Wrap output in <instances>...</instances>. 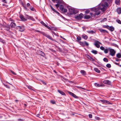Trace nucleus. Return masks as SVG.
Segmentation results:
<instances>
[{"mask_svg":"<svg viewBox=\"0 0 121 121\" xmlns=\"http://www.w3.org/2000/svg\"><path fill=\"white\" fill-rule=\"evenodd\" d=\"M109 26L108 25H104L103 26V27L104 28H106L108 29Z\"/></svg>","mask_w":121,"mask_h":121,"instance_id":"79ce46f5","label":"nucleus"},{"mask_svg":"<svg viewBox=\"0 0 121 121\" xmlns=\"http://www.w3.org/2000/svg\"><path fill=\"white\" fill-rule=\"evenodd\" d=\"M109 54L113 56L115 55L116 51L113 49L110 48L109 49Z\"/></svg>","mask_w":121,"mask_h":121,"instance_id":"39448f33","label":"nucleus"},{"mask_svg":"<svg viewBox=\"0 0 121 121\" xmlns=\"http://www.w3.org/2000/svg\"><path fill=\"white\" fill-rule=\"evenodd\" d=\"M10 26L12 28H14L16 26V25L15 23L12 22L10 23Z\"/></svg>","mask_w":121,"mask_h":121,"instance_id":"2eb2a0df","label":"nucleus"},{"mask_svg":"<svg viewBox=\"0 0 121 121\" xmlns=\"http://www.w3.org/2000/svg\"><path fill=\"white\" fill-rule=\"evenodd\" d=\"M120 2L121 1L120 0H115V3L117 5L119 4H120Z\"/></svg>","mask_w":121,"mask_h":121,"instance_id":"412c9836","label":"nucleus"},{"mask_svg":"<svg viewBox=\"0 0 121 121\" xmlns=\"http://www.w3.org/2000/svg\"><path fill=\"white\" fill-rule=\"evenodd\" d=\"M60 17L62 18L63 19H64L65 20H68V19H66L64 17H63V16H60Z\"/></svg>","mask_w":121,"mask_h":121,"instance_id":"de8ad7c7","label":"nucleus"},{"mask_svg":"<svg viewBox=\"0 0 121 121\" xmlns=\"http://www.w3.org/2000/svg\"><path fill=\"white\" fill-rule=\"evenodd\" d=\"M52 32L56 36H57L56 34V33H55L53 31Z\"/></svg>","mask_w":121,"mask_h":121,"instance_id":"e2e57ef3","label":"nucleus"},{"mask_svg":"<svg viewBox=\"0 0 121 121\" xmlns=\"http://www.w3.org/2000/svg\"><path fill=\"white\" fill-rule=\"evenodd\" d=\"M94 70L96 72L98 73H99L100 72V70H99V69L97 68H94Z\"/></svg>","mask_w":121,"mask_h":121,"instance_id":"393cba45","label":"nucleus"},{"mask_svg":"<svg viewBox=\"0 0 121 121\" xmlns=\"http://www.w3.org/2000/svg\"><path fill=\"white\" fill-rule=\"evenodd\" d=\"M30 3H27L26 4V6L27 7H28L29 6H30Z\"/></svg>","mask_w":121,"mask_h":121,"instance_id":"13d9d810","label":"nucleus"},{"mask_svg":"<svg viewBox=\"0 0 121 121\" xmlns=\"http://www.w3.org/2000/svg\"><path fill=\"white\" fill-rule=\"evenodd\" d=\"M40 115V114H37V115H36V116L38 117H39V116Z\"/></svg>","mask_w":121,"mask_h":121,"instance_id":"774afa93","label":"nucleus"},{"mask_svg":"<svg viewBox=\"0 0 121 121\" xmlns=\"http://www.w3.org/2000/svg\"><path fill=\"white\" fill-rule=\"evenodd\" d=\"M79 43L81 45L83 46H85L84 43L83 42L80 41L79 42Z\"/></svg>","mask_w":121,"mask_h":121,"instance_id":"2f4dec72","label":"nucleus"},{"mask_svg":"<svg viewBox=\"0 0 121 121\" xmlns=\"http://www.w3.org/2000/svg\"><path fill=\"white\" fill-rule=\"evenodd\" d=\"M84 44L85 46L86 45L87 46H88L89 45V44L86 41H85L84 42Z\"/></svg>","mask_w":121,"mask_h":121,"instance_id":"4c0bfd02","label":"nucleus"},{"mask_svg":"<svg viewBox=\"0 0 121 121\" xmlns=\"http://www.w3.org/2000/svg\"><path fill=\"white\" fill-rule=\"evenodd\" d=\"M80 72L81 74H82L84 75H85L86 74V72L84 70H81L80 71Z\"/></svg>","mask_w":121,"mask_h":121,"instance_id":"4be33fe9","label":"nucleus"},{"mask_svg":"<svg viewBox=\"0 0 121 121\" xmlns=\"http://www.w3.org/2000/svg\"><path fill=\"white\" fill-rule=\"evenodd\" d=\"M39 52L41 55L43 56H44L45 54L43 52L41 51H39Z\"/></svg>","mask_w":121,"mask_h":121,"instance_id":"bb28decb","label":"nucleus"},{"mask_svg":"<svg viewBox=\"0 0 121 121\" xmlns=\"http://www.w3.org/2000/svg\"><path fill=\"white\" fill-rule=\"evenodd\" d=\"M45 27H46V26L47 25H46L45 23H44L43 22L41 21L40 22Z\"/></svg>","mask_w":121,"mask_h":121,"instance_id":"ea45409f","label":"nucleus"},{"mask_svg":"<svg viewBox=\"0 0 121 121\" xmlns=\"http://www.w3.org/2000/svg\"><path fill=\"white\" fill-rule=\"evenodd\" d=\"M59 8L62 11L63 10L64 8V6L62 5H60L59 6Z\"/></svg>","mask_w":121,"mask_h":121,"instance_id":"c756f323","label":"nucleus"},{"mask_svg":"<svg viewBox=\"0 0 121 121\" xmlns=\"http://www.w3.org/2000/svg\"><path fill=\"white\" fill-rule=\"evenodd\" d=\"M108 29L111 31L112 32L114 30V28L112 26H111L110 27L109 26Z\"/></svg>","mask_w":121,"mask_h":121,"instance_id":"dca6fc26","label":"nucleus"},{"mask_svg":"<svg viewBox=\"0 0 121 121\" xmlns=\"http://www.w3.org/2000/svg\"><path fill=\"white\" fill-rule=\"evenodd\" d=\"M103 60L106 62H107L108 61V59L106 58H104L103 59Z\"/></svg>","mask_w":121,"mask_h":121,"instance_id":"e433bc0d","label":"nucleus"},{"mask_svg":"<svg viewBox=\"0 0 121 121\" xmlns=\"http://www.w3.org/2000/svg\"><path fill=\"white\" fill-rule=\"evenodd\" d=\"M91 52L95 54H97L98 53L97 51L93 50L91 51Z\"/></svg>","mask_w":121,"mask_h":121,"instance_id":"7c9ffc66","label":"nucleus"},{"mask_svg":"<svg viewBox=\"0 0 121 121\" xmlns=\"http://www.w3.org/2000/svg\"><path fill=\"white\" fill-rule=\"evenodd\" d=\"M89 117L90 118H91L92 117V115L91 114H90L89 115Z\"/></svg>","mask_w":121,"mask_h":121,"instance_id":"603ef678","label":"nucleus"},{"mask_svg":"<svg viewBox=\"0 0 121 121\" xmlns=\"http://www.w3.org/2000/svg\"><path fill=\"white\" fill-rule=\"evenodd\" d=\"M46 27H47V28H48V29H51V28H50L49 26H48L47 25Z\"/></svg>","mask_w":121,"mask_h":121,"instance_id":"bf43d9fd","label":"nucleus"},{"mask_svg":"<svg viewBox=\"0 0 121 121\" xmlns=\"http://www.w3.org/2000/svg\"><path fill=\"white\" fill-rule=\"evenodd\" d=\"M51 103L53 104H55L56 103V102L54 100H51Z\"/></svg>","mask_w":121,"mask_h":121,"instance_id":"a18cd8bd","label":"nucleus"},{"mask_svg":"<svg viewBox=\"0 0 121 121\" xmlns=\"http://www.w3.org/2000/svg\"><path fill=\"white\" fill-rule=\"evenodd\" d=\"M3 84L6 87L9 89L10 88V87L8 86L7 85H6L5 84H4V83H3Z\"/></svg>","mask_w":121,"mask_h":121,"instance_id":"a19ab883","label":"nucleus"},{"mask_svg":"<svg viewBox=\"0 0 121 121\" xmlns=\"http://www.w3.org/2000/svg\"><path fill=\"white\" fill-rule=\"evenodd\" d=\"M56 64L57 65L59 66V65L60 64L58 62H57L56 63Z\"/></svg>","mask_w":121,"mask_h":121,"instance_id":"338daca9","label":"nucleus"},{"mask_svg":"<svg viewBox=\"0 0 121 121\" xmlns=\"http://www.w3.org/2000/svg\"><path fill=\"white\" fill-rule=\"evenodd\" d=\"M67 8L71 14H75L78 13V11L77 10L71 6H68L67 7Z\"/></svg>","mask_w":121,"mask_h":121,"instance_id":"7ed1b4c3","label":"nucleus"},{"mask_svg":"<svg viewBox=\"0 0 121 121\" xmlns=\"http://www.w3.org/2000/svg\"><path fill=\"white\" fill-rule=\"evenodd\" d=\"M1 27L4 28H7V31H9L10 28V26L9 25H8L6 23H3L1 24Z\"/></svg>","mask_w":121,"mask_h":121,"instance_id":"0eeeda50","label":"nucleus"},{"mask_svg":"<svg viewBox=\"0 0 121 121\" xmlns=\"http://www.w3.org/2000/svg\"><path fill=\"white\" fill-rule=\"evenodd\" d=\"M57 91L59 93L62 95H66L62 91L59 90H57Z\"/></svg>","mask_w":121,"mask_h":121,"instance_id":"f3484780","label":"nucleus"},{"mask_svg":"<svg viewBox=\"0 0 121 121\" xmlns=\"http://www.w3.org/2000/svg\"><path fill=\"white\" fill-rule=\"evenodd\" d=\"M30 10L32 11H33L35 12L36 11V10L35 9V8H34L33 7L30 6Z\"/></svg>","mask_w":121,"mask_h":121,"instance_id":"72a5a7b5","label":"nucleus"},{"mask_svg":"<svg viewBox=\"0 0 121 121\" xmlns=\"http://www.w3.org/2000/svg\"><path fill=\"white\" fill-rule=\"evenodd\" d=\"M88 58L91 60L92 61H95V60L94 59H93V58L90 56H89Z\"/></svg>","mask_w":121,"mask_h":121,"instance_id":"473e14b6","label":"nucleus"},{"mask_svg":"<svg viewBox=\"0 0 121 121\" xmlns=\"http://www.w3.org/2000/svg\"><path fill=\"white\" fill-rule=\"evenodd\" d=\"M114 58L116 59L115 60L117 61H119L120 60V59H118L116 58Z\"/></svg>","mask_w":121,"mask_h":121,"instance_id":"4d7b16f0","label":"nucleus"},{"mask_svg":"<svg viewBox=\"0 0 121 121\" xmlns=\"http://www.w3.org/2000/svg\"><path fill=\"white\" fill-rule=\"evenodd\" d=\"M9 20L11 21H14L11 18H9L8 19Z\"/></svg>","mask_w":121,"mask_h":121,"instance_id":"5fc2aeb1","label":"nucleus"},{"mask_svg":"<svg viewBox=\"0 0 121 121\" xmlns=\"http://www.w3.org/2000/svg\"><path fill=\"white\" fill-rule=\"evenodd\" d=\"M100 49L102 50L103 51H104V50L105 49V48H104L102 46H101L100 48Z\"/></svg>","mask_w":121,"mask_h":121,"instance_id":"c03bdc74","label":"nucleus"},{"mask_svg":"<svg viewBox=\"0 0 121 121\" xmlns=\"http://www.w3.org/2000/svg\"><path fill=\"white\" fill-rule=\"evenodd\" d=\"M95 43L94 44L97 48H99L100 47V45L99 44H101L100 42L97 40H96L95 41Z\"/></svg>","mask_w":121,"mask_h":121,"instance_id":"6e6552de","label":"nucleus"},{"mask_svg":"<svg viewBox=\"0 0 121 121\" xmlns=\"http://www.w3.org/2000/svg\"><path fill=\"white\" fill-rule=\"evenodd\" d=\"M71 95H72L73 97L75 98H78V97L76 96L73 93L70 92H68Z\"/></svg>","mask_w":121,"mask_h":121,"instance_id":"9b49d317","label":"nucleus"},{"mask_svg":"<svg viewBox=\"0 0 121 121\" xmlns=\"http://www.w3.org/2000/svg\"><path fill=\"white\" fill-rule=\"evenodd\" d=\"M83 16H75L74 17L78 20H80L82 18H83Z\"/></svg>","mask_w":121,"mask_h":121,"instance_id":"9d476101","label":"nucleus"},{"mask_svg":"<svg viewBox=\"0 0 121 121\" xmlns=\"http://www.w3.org/2000/svg\"><path fill=\"white\" fill-rule=\"evenodd\" d=\"M49 6L51 8V9L53 11L56 13H57L58 14H59V13L57 12L55 9H54L52 7V6L51 5H49Z\"/></svg>","mask_w":121,"mask_h":121,"instance_id":"a211bd4d","label":"nucleus"},{"mask_svg":"<svg viewBox=\"0 0 121 121\" xmlns=\"http://www.w3.org/2000/svg\"><path fill=\"white\" fill-rule=\"evenodd\" d=\"M2 1L4 3H6L7 2L6 1V0H2Z\"/></svg>","mask_w":121,"mask_h":121,"instance_id":"0e129e2a","label":"nucleus"},{"mask_svg":"<svg viewBox=\"0 0 121 121\" xmlns=\"http://www.w3.org/2000/svg\"><path fill=\"white\" fill-rule=\"evenodd\" d=\"M117 57L119 58H121V54L120 53H118L116 55Z\"/></svg>","mask_w":121,"mask_h":121,"instance_id":"c85d7f7f","label":"nucleus"},{"mask_svg":"<svg viewBox=\"0 0 121 121\" xmlns=\"http://www.w3.org/2000/svg\"><path fill=\"white\" fill-rule=\"evenodd\" d=\"M55 6L56 7V8H58L59 6V4H56L55 5Z\"/></svg>","mask_w":121,"mask_h":121,"instance_id":"6e6d98bb","label":"nucleus"},{"mask_svg":"<svg viewBox=\"0 0 121 121\" xmlns=\"http://www.w3.org/2000/svg\"><path fill=\"white\" fill-rule=\"evenodd\" d=\"M85 13L86 14H87L88 13H89L90 12L89 10H87L85 11Z\"/></svg>","mask_w":121,"mask_h":121,"instance_id":"3c124183","label":"nucleus"},{"mask_svg":"<svg viewBox=\"0 0 121 121\" xmlns=\"http://www.w3.org/2000/svg\"><path fill=\"white\" fill-rule=\"evenodd\" d=\"M82 37L84 39H87L88 38V37L86 35L84 34L82 36Z\"/></svg>","mask_w":121,"mask_h":121,"instance_id":"5701e85b","label":"nucleus"},{"mask_svg":"<svg viewBox=\"0 0 121 121\" xmlns=\"http://www.w3.org/2000/svg\"><path fill=\"white\" fill-rule=\"evenodd\" d=\"M117 22L119 24H121V21L119 19L116 20Z\"/></svg>","mask_w":121,"mask_h":121,"instance_id":"37998d69","label":"nucleus"},{"mask_svg":"<svg viewBox=\"0 0 121 121\" xmlns=\"http://www.w3.org/2000/svg\"><path fill=\"white\" fill-rule=\"evenodd\" d=\"M87 32L88 33L91 34H94L95 33V32L93 30H88Z\"/></svg>","mask_w":121,"mask_h":121,"instance_id":"b1692460","label":"nucleus"},{"mask_svg":"<svg viewBox=\"0 0 121 121\" xmlns=\"http://www.w3.org/2000/svg\"><path fill=\"white\" fill-rule=\"evenodd\" d=\"M117 12L118 13V14H119L121 13V10L120 8H118L117 10Z\"/></svg>","mask_w":121,"mask_h":121,"instance_id":"a878e982","label":"nucleus"},{"mask_svg":"<svg viewBox=\"0 0 121 121\" xmlns=\"http://www.w3.org/2000/svg\"><path fill=\"white\" fill-rule=\"evenodd\" d=\"M0 42L3 43H5V41L0 38Z\"/></svg>","mask_w":121,"mask_h":121,"instance_id":"f704fd0d","label":"nucleus"},{"mask_svg":"<svg viewBox=\"0 0 121 121\" xmlns=\"http://www.w3.org/2000/svg\"><path fill=\"white\" fill-rule=\"evenodd\" d=\"M10 71L11 72V73H12L14 75H16V74L14 72H13V71L11 70H10Z\"/></svg>","mask_w":121,"mask_h":121,"instance_id":"09e8293b","label":"nucleus"},{"mask_svg":"<svg viewBox=\"0 0 121 121\" xmlns=\"http://www.w3.org/2000/svg\"><path fill=\"white\" fill-rule=\"evenodd\" d=\"M17 28L19 30V31L22 32L25 30V28L23 26H18L17 27Z\"/></svg>","mask_w":121,"mask_h":121,"instance_id":"423d86ee","label":"nucleus"},{"mask_svg":"<svg viewBox=\"0 0 121 121\" xmlns=\"http://www.w3.org/2000/svg\"><path fill=\"white\" fill-rule=\"evenodd\" d=\"M110 48L105 49L104 50V52L105 53H108L109 50Z\"/></svg>","mask_w":121,"mask_h":121,"instance_id":"cd10ccee","label":"nucleus"},{"mask_svg":"<svg viewBox=\"0 0 121 121\" xmlns=\"http://www.w3.org/2000/svg\"><path fill=\"white\" fill-rule=\"evenodd\" d=\"M106 66L108 68H110L111 67V65L110 64H108L106 65Z\"/></svg>","mask_w":121,"mask_h":121,"instance_id":"58836bf2","label":"nucleus"},{"mask_svg":"<svg viewBox=\"0 0 121 121\" xmlns=\"http://www.w3.org/2000/svg\"><path fill=\"white\" fill-rule=\"evenodd\" d=\"M23 121V120L21 119H18V121Z\"/></svg>","mask_w":121,"mask_h":121,"instance_id":"69168bd1","label":"nucleus"},{"mask_svg":"<svg viewBox=\"0 0 121 121\" xmlns=\"http://www.w3.org/2000/svg\"><path fill=\"white\" fill-rule=\"evenodd\" d=\"M100 101L101 102L103 103H106L108 104H109L110 103L109 102V101L104 100H101Z\"/></svg>","mask_w":121,"mask_h":121,"instance_id":"6ab92c4d","label":"nucleus"},{"mask_svg":"<svg viewBox=\"0 0 121 121\" xmlns=\"http://www.w3.org/2000/svg\"><path fill=\"white\" fill-rule=\"evenodd\" d=\"M62 11L64 12H67V10L66 9L64 8V9Z\"/></svg>","mask_w":121,"mask_h":121,"instance_id":"8fccbe9b","label":"nucleus"},{"mask_svg":"<svg viewBox=\"0 0 121 121\" xmlns=\"http://www.w3.org/2000/svg\"><path fill=\"white\" fill-rule=\"evenodd\" d=\"M52 1L54 2H56V1L59 2L60 1V0H52Z\"/></svg>","mask_w":121,"mask_h":121,"instance_id":"864d4df0","label":"nucleus"},{"mask_svg":"<svg viewBox=\"0 0 121 121\" xmlns=\"http://www.w3.org/2000/svg\"><path fill=\"white\" fill-rule=\"evenodd\" d=\"M99 30L101 33H108V32L107 31L102 29H99Z\"/></svg>","mask_w":121,"mask_h":121,"instance_id":"ddd939ff","label":"nucleus"},{"mask_svg":"<svg viewBox=\"0 0 121 121\" xmlns=\"http://www.w3.org/2000/svg\"><path fill=\"white\" fill-rule=\"evenodd\" d=\"M95 16H84V18L85 19H88L92 18V17H94Z\"/></svg>","mask_w":121,"mask_h":121,"instance_id":"f8f14e48","label":"nucleus"},{"mask_svg":"<svg viewBox=\"0 0 121 121\" xmlns=\"http://www.w3.org/2000/svg\"><path fill=\"white\" fill-rule=\"evenodd\" d=\"M42 34L48 39L51 40L53 41L57 42L55 40L53 39L52 38L50 35H48L44 32L42 33Z\"/></svg>","mask_w":121,"mask_h":121,"instance_id":"20e7f679","label":"nucleus"},{"mask_svg":"<svg viewBox=\"0 0 121 121\" xmlns=\"http://www.w3.org/2000/svg\"><path fill=\"white\" fill-rule=\"evenodd\" d=\"M108 4L107 1L104 3L103 2L98 6V8H94L92 9L93 13H90L91 15H98L102 11V13L105 11L107 8L108 6Z\"/></svg>","mask_w":121,"mask_h":121,"instance_id":"f257e3e1","label":"nucleus"},{"mask_svg":"<svg viewBox=\"0 0 121 121\" xmlns=\"http://www.w3.org/2000/svg\"><path fill=\"white\" fill-rule=\"evenodd\" d=\"M76 39L77 40H76V41L78 42H80V41L82 39L81 37L79 36H77V37Z\"/></svg>","mask_w":121,"mask_h":121,"instance_id":"aec40b11","label":"nucleus"},{"mask_svg":"<svg viewBox=\"0 0 121 121\" xmlns=\"http://www.w3.org/2000/svg\"><path fill=\"white\" fill-rule=\"evenodd\" d=\"M19 17L21 20L23 21H26L27 19L31 20L33 21L34 20L33 17L30 16H19Z\"/></svg>","mask_w":121,"mask_h":121,"instance_id":"f03ea898","label":"nucleus"},{"mask_svg":"<svg viewBox=\"0 0 121 121\" xmlns=\"http://www.w3.org/2000/svg\"><path fill=\"white\" fill-rule=\"evenodd\" d=\"M94 85L97 87H100L104 86L105 85L103 83H94Z\"/></svg>","mask_w":121,"mask_h":121,"instance_id":"1a4fd4ad","label":"nucleus"},{"mask_svg":"<svg viewBox=\"0 0 121 121\" xmlns=\"http://www.w3.org/2000/svg\"><path fill=\"white\" fill-rule=\"evenodd\" d=\"M103 82L104 83L110 85L111 83V82L109 80H106L104 81H103Z\"/></svg>","mask_w":121,"mask_h":121,"instance_id":"4468645a","label":"nucleus"},{"mask_svg":"<svg viewBox=\"0 0 121 121\" xmlns=\"http://www.w3.org/2000/svg\"><path fill=\"white\" fill-rule=\"evenodd\" d=\"M41 82L44 85H46V83L43 81H42Z\"/></svg>","mask_w":121,"mask_h":121,"instance_id":"052dcab7","label":"nucleus"},{"mask_svg":"<svg viewBox=\"0 0 121 121\" xmlns=\"http://www.w3.org/2000/svg\"><path fill=\"white\" fill-rule=\"evenodd\" d=\"M35 32L40 33H41L42 34V33H43V32H42L41 31H39V30H35Z\"/></svg>","mask_w":121,"mask_h":121,"instance_id":"49530a36","label":"nucleus"},{"mask_svg":"<svg viewBox=\"0 0 121 121\" xmlns=\"http://www.w3.org/2000/svg\"><path fill=\"white\" fill-rule=\"evenodd\" d=\"M114 63L115 64H116V65H117L118 66H120V65H119V63H116V62H114Z\"/></svg>","mask_w":121,"mask_h":121,"instance_id":"680f3d73","label":"nucleus"},{"mask_svg":"<svg viewBox=\"0 0 121 121\" xmlns=\"http://www.w3.org/2000/svg\"><path fill=\"white\" fill-rule=\"evenodd\" d=\"M107 20V19L106 18H103L101 20V21L100 22H104V21H106Z\"/></svg>","mask_w":121,"mask_h":121,"instance_id":"c9c22d12","label":"nucleus"}]
</instances>
